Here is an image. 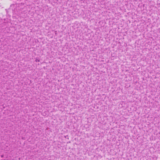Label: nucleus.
<instances>
[{"label": "nucleus", "instance_id": "nucleus-4", "mask_svg": "<svg viewBox=\"0 0 160 160\" xmlns=\"http://www.w3.org/2000/svg\"><path fill=\"white\" fill-rule=\"evenodd\" d=\"M3 157V155H1V157L2 158V157Z\"/></svg>", "mask_w": 160, "mask_h": 160}, {"label": "nucleus", "instance_id": "nucleus-2", "mask_svg": "<svg viewBox=\"0 0 160 160\" xmlns=\"http://www.w3.org/2000/svg\"><path fill=\"white\" fill-rule=\"evenodd\" d=\"M36 61L37 62H39V60L38 59H36Z\"/></svg>", "mask_w": 160, "mask_h": 160}, {"label": "nucleus", "instance_id": "nucleus-3", "mask_svg": "<svg viewBox=\"0 0 160 160\" xmlns=\"http://www.w3.org/2000/svg\"><path fill=\"white\" fill-rule=\"evenodd\" d=\"M2 88V87L1 86V84L0 83V89H1Z\"/></svg>", "mask_w": 160, "mask_h": 160}, {"label": "nucleus", "instance_id": "nucleus-1", "mask_svg": "<svg viewBox=\"0 0 160 160\" xmlns=\"http://www.w3.org/2000/svg\"><path fill=\"white\" fill-rule=\"evenodd\" d=\"M2 99L0 98V106L2 105Z\"/></svg>", "mask_w": 160, "mask_h": 160}]
</instances>
